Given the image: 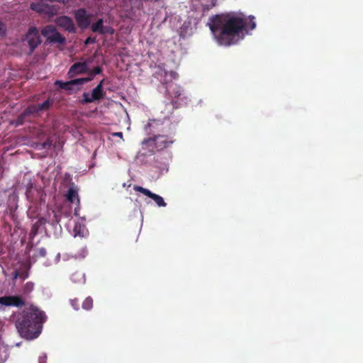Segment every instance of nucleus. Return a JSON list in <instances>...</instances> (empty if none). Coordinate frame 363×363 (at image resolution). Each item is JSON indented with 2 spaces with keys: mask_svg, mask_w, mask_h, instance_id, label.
<instances>
[{
  "mask_svg": "<svg viewBox=\"0 0 363 363\" xmlns=\"http://www.w3.org/2000/svg\"><path fill=\"white\" fill-rule=\"evenodd\" d=\"M40 113L37 104L28 106L22 113H21L16 120L17 125H22L24 121H29V116H38Z\"/></svg>",
  "mask_w": 363,
  "mask_h": 363,
  "instance_id": "nucleus-6",
  "label": "nucleus"
},
{
  "mask_svg": "<svg viewBox=\"0 0 363 363\" xmlns=\"http://www.w3.org/2000/svg\"><path fill=\"white\" fill-rule=\"evenodd\" d=\"M105 82V79H102L97 85H101V88H103V84Z\"/></svg>",
  "mask_w": 363,
  "mask_h": 363,
  "instance_id": "nucleus-35",
  "label": "nucleus"
},
{
  "mask_svg": "<svg viewBox=\"0 0 363 363\" xmlns=\"http://www.w3.org/2000/svg\"><path fill=\"white\" fill-rule=\"evenodd\" d=\"M47 223L46 218L41 217L38 219V220L33 224L30 233H29V238L30 240H33L38 234L39 228L41 225H45Z\"/></svg>",
  "mask_w": 363,
  "mask_h": 363,
  "instance_id": "nucleus-15",
  "label": "nucleus"
},
{
  "mask_svg": "<svg viewBox=\"0 0 363 363\" xmlns=\"http://www.w3.org/2000/svg\"><path fill=\"white\" fill-rule=\"evenodd\" d=\"M6 32L4 24L0 21V35H4Z\"/></svg>",
  "mask_w": 363,
  "mask_h": 363,
  "instance_id": "nucleus-30",
  "label": "nucleus"
},
{
  "mask_svg": "<svg viewBox=\"0 0 363 363\" xmlns=\"http://www.w3.org/2000/svg\"><path fill=\"white\" fill-rule=\"evenodd\" d=\"M102 72V69L99 66L95 67L94 69H90L87 67V72L86 73L89 75H91V77L94 78V76L96 74H99Z\"/></svg>",
  "mask_w": 363,
  "mask_h": 363,
  "instance_id": "nucleus-22",
  "label": "nucleus"
},
{
  "mask_svg": "<svg viewBox=\"0 0 363 363\" xmlns=\"http://www.w3.org/2000/svg\"><path fill=\"white\" fill-rule=\"evenodd\" d=\"M28 272L27 269H23L22 271L20 272V276L19 277L21 278L22 279H26L28 277Z\"/></svg>",
  "mask_w": 363,
  "mask_h": 363,
  "instance_id": "nucleus-26",
  "label": "nucleus"
},
{
  "mask_svg": "<svg viewBox=\"0 0 363 363\" xmlns=\"http://www.w3.org/2000/svg\"><path fill=\"white\" fill-rule=\"evenodd\" d=\"M155 1H157L158 0H154Z\"/></svg>",
  "mask_w": 363,
  "mask_h": 363,
  "instance_id": "nucleus-42",
  "label": "nucleus"
},
{
  "mask_svg": "<svg viewBox=\"0 0 363 363\" xmlns=\"http://www.w3.org/2000/svg\"><path fill=\"white\" fill-rule=\"evenodd\" d=\"M71 305L72 306V307L75 310H78L79 309V301H78L77 299H72V300H71Z\"/></svg>",
  "mask_w": 363,
  "mask_h": 363,
  "instance_id": "nucleus-28",
  "label": "nucleus"
},
{
  "mask_svg": "<svg viewBox=\"0 0 363 363\" xmlns=\"http://www.w3.org/2000/svg\"><path fill=\"white\" fill-rule=\"evenodd\" d=\"M47 254V252H46V250L44 248V247H41L38 250V255L40 256V257H45Z\"/></svg>",
  "mask_w": 363,
  "mask_h": 363,
  "instance_id": "nucleus-29",
  "label": "nucleus"
},
{
  "mask_svg": "<svg viewBox=\"0 0 363 363\" xmlns=\"http://www.w3.org/2000/svg\"><path fill=\"white\" fill-rule=\"evenodd\" d=\"M114 135L121 138L123 136V133L121 132L116 133Z\"/></svg>",
  "mask_w": 363,
  "mask_h": 363,
  "instance_id": "nucleus-36",
  "label": "nucleus"
},
{
  "mask_svg": "<svg viewBox=\"0 0 363 363\" xmlns=\"http://www.w3.org/2000/svg\"><path fill=\"white\" fill-rule=\"evenodd\" d=\"M25 40L29 45L30 53H32L35 49L41 43V39L38 30L35 27L30 28L26 35Z\"/></svg>",
  "mask_w": 363,
  "mask_h": 363,
  "instance_id": "nucleus-5",
  "label": "nucleus"
},
{
  "mask_svg": "<svg viewBox=\"0 0 363 363\" xmlns=\"http://www.w3.org/2000/svg\"><path fill=\"white\" fill-rule=\"evenodd\" d=\"M45 7L48 8L49 10L51 9L48 5H46Z\"/></svg>",
  "mask_w": 363,
  "mask_h": 363,
  "instance_id": "nucleus-39",
  "label": "nucleus"
},
{
  "mask_svg": "<svg viewBox=\"0 0 363 363\" xmlns=\"http://www.w3.org/2000/svg\"><path fill=\"white\" fill-rule=\"evenodd\" d=\"M92 61V58H89L84 62H79L73 64L69 68L68 74L70 77H73L76 74L86 73L88 65Z\"/></svg>",
  "mask_w": 363,
  "mask_h": 363,
  "instance_id": "nucleus-8",
  "label": "nucleus"
},
{
  "mask_svg": "<svg viewBox=\"0 0 363 363\" xmlns=\"http://www.w3.org/2000/svg\"><path fill=\"white\" fill-rule=\"evenodd\" d=\"M33 289H34V284L30 281H28L24 285V286L23 288V292L25 294H28L30 293L33 290Z\"/></svg>",
  "mask_w": 363,
  "mask_h": 363,
  "instance_id": "nucleus-23",
  "label": "nucleus"
},
{
  "mask_svg": "<svg viewBox=\"0 0 363 363\" xmlns=\"http://www.w3.org/2000/svg\"><path fill=\"white\" fill-rule=\"evenodd\" d=\"M55 23L57 26L62 28L69 33H75L76 28L73 20L67 16H61L57 17L55 21Z\"/></svg>",
  "mask_w": 363,
  "mask_h": 363,
  "instance_id": "nucleus-11",
  "label": "nucleus"
},
{
  "mask_svg": "<svg viewBox=\"0 0 363 363\" xmlns=\"http://www.w3.org/2000/svg\"><path fill=\"white\" fill-rule=\"evenodd\" d=\"M169 75L171 76L172 78H176L177 74L175 72H171L169 73Z\"/></svg>",
  "mask_w": 363,
  "mask_h": 363,
  "instance_id": "nucleus-34",
  "label": "nucleus"
},
{
  "mask_svg": "<svg viewBox=\"0 0 363 363\" xmlns=\"http://www.w3.org/2000/svg\"><path fill=\"white\" fill-rule=\"evenodd\" d=\"M92 102H94V99H92L91 94L89 92H84L80 103L82 104H86Z\"/></svg>",
  "mask_w": 363,
  "mask_h": 363,
  "instance_id": "nucleus-20",
  "label": "nucleus"
},
{
  "mask_svg": "<svg viewBox=\"0 0 363 363\" xmlns=\"http://www.w3.org/2000/svg\"><path fill=\"white\" fill-rule=\"evenodd\" d=\"M45 6L44 5H41L40 4H35V3H32L30 4V8L34 10V11H36L38 12H43L44 11V9H43V7Z\"/></svg>",
  "mask_w": 363,
  "mask_h": 363,
  "instance_id": "nucleus-24",
  "label": "nucleus"
},
{
  "mask_svg": "<svg viewBox=\"0 0 363 363\" xmlns=\"http://www.w3.org/2000/svg\"><path fill=\"white\" fill-rule=\"evenodd\" d=\"M177 102L176 101H172V104L174 105V104H176Z\"/></svg>",
  "mask_w": 363,
  "mask_h": 363,
  "instance_id": "nucleus-41",
  "label": "nucleus"
},
{
  "mask_svg": "<svg viewBox=\"0 0 363 363\" xmlns=\"http://www.w3.org/2000/svg\"><path fill=\"white\" fill-rule=\"evenodd\" d=\"M92 307H93V299L91 297L88 296L84 299V301L82 303V308L84 310L89 311V310H91L92 308Z\"/></svg>",
  "mask_w": 363,
  "mask_h": 363,
  "instance_id": "nucleus-21",
  "label": "nucleus"
},
{
  "mask_svg": "<svg viewBox=\"0 0 363 363\" xmlns=\"http://www.w3.org/2000/svg\"><path fill=\"white\" fill-rule=\"evenodd\" d=\"M133 189L136 191L140 192L144 195L151 198L154 201L157 203L159 207H164L167 206V203L164 201L163 198L160 195L152 193L149 189L143 188L142 186L135 185L133 186Z\"/></svg>",
  "mask_w": 363,
  "mask_h": 363,
  "instance_id": "nucleus-10",
  "label": "nucleus"
},
{
  "mask_svg": "<svg viewBox=\"0 0 363 363\" xmlns=\"http://www.w3.org/2000/svg\"><path fill=\"white\" fill-rule=\"evenodd\" d=\"M168 72L161 67H157V70L154 74V77L159 79L161 83L166 85V92L168 96L174 99H179L182 95L181 87L174 83H168L166 78Z\"/></svg>",
  "mask_w": 363,
  "mask_h": 363,
  "instance_id": "nucleus-3",
  "label": "nucleus"
},
{
  "mask_svg": "<svg viewBox=\"0 0 363 363\" xmlns=\"http://www.w3.org/2000/svg\"><path fill=\"white\" fill-rule=\"evenodd\" d=\"M253 19H254V17H252V18L250 21V23H249V24H250V28L251 30H253V29H254V28H255V27H256V23H255V22L253 21Z\"/></svg>",
  "mask_w": 363,
  "mask_h": 363,
  "instance_id": "nucleus-31",
  "label": "nucleus"
},
{
  "mask_svg": "<svg viewBox=\"0 0 363 363\" xmlns=\"http://www.w3.org/2000/svg\"><path fill=\"white\" fill-rule=\"evenodd\" d=\"M102 31H103L102 34H106V33L113 34L114 30L111 27L107 26V27H104V29Z\"/></svg>",
  "mask_w": 363,
  "mask_h": 363,
  "instance_id": "nucleus-27",
  "label": "nucleus"
},
{
  "mask_svg": "<svg viewBox=\"0 0 363 363\" xmlns=\"http://www.w3.org/2000/svg\"><path fill=\"white\" fill-rule=\"evenodd\" d=\"M46 318L44 311L31 305L16 315V328L22 337L33 340L40 334Z\"/></svg>",
  "mask_w": 363,
  "mask_h": 363,
  "instance_id": "nucleus-2",
  "label": "nucleus"
},
{
  "mask_svg": "<svg viewBox=\"0 0 363 363\" xmlns=\"http://www.w3.org/2000/svg\"><path fill=\"white\" fill-rule=\"evenodd\" d=\"M51 2H53V1H57L59 3H63L64 2V0H49Z\"/></svg>",
  "mask_w": 363,
  "mask_h": 363,
  "instance_id": "nucleus-37",
  "label": "nucleus"
},
{
  "mask_svg": "<svg viewBox=\"0 0 363 363\" xmlns=\"http://www.w3.org/2000/svg\"><path fill=\"white\" fill-rule=\"evenodd\" d=\"M41 34L46 40L50 43H59L63 45L66 42V39L62 36L52 25H47L41 30Z\"/></svg>",
  "mask_w": 363,
  "mask_h": 363,
  "instance_id": "nucleus-4",
  "label": "nucleus"
},
{
  "mask_svg": "<svg viewBox=\"0 0 363 363\" xmlns=\"http://www.w3.org/2000/svg\"><path fill=\"white\" fill-rule=\"evenodd\" d=\"M104 20L102 18L99 19L95 23L91 26V30L94 33H103L104 29Z\"/></svg>",
  "mask_w": 363,
  "mask_h": 363,
  "instance_id": "nucleus-19",
  "label": "nucleus"
},
{
  "mask_svg": "<svg viewBox=\"0 0 363 363\" xmlns=\"http://www.w3.org/2000/svg\"><path fill=\"white\" fill-rule=\"evenodd\" d=\"M142 145V151L140 153L143 155H153L157 151L155 137L144 140Z\"/></svg>",
  "mask_w": 363,
  "mask_h": 363,
  "instance_id": "nucleus-12",
  "label": "nucleus"
},
{
  "mask_svg": "<svg viewBox=\"0 0 363 363\" xmlns=\"http://www.w3.org/2000/svg\"><path fill=\"white\" fill-rule=\"evenodd\" d=\"M154 137L156 143L157 151L162 150L173 143V140L167 135H158Z\"/></svg>",
  "mask_w": 363,
  "mask_h": 363,
  "instance_id": "nucleus-13",
  "label": "nucleus"
},
{
  "mask_svg": "<svg viewBox=\"0 0 363 363\" xmlns=\"http://www.w3.org/2000/svg\"><path fill=\"white\" fill-rule=\"evenodd\" d=\"M39 363H43V359H39Z\"/></svg>",
  "mask_w": 363,
  "mask_h": 363,
  "instance_id": "nucleus-38",
  "label": "nucleus"
},
{
  "mask_svg": "<svg viewBox=\"0 0 363 363\" xmlns=\"http://www.w3.org/2000/svg\"><path fill=\"white\" fill-rule=\"evenodd\" d=\"M79 80L72 79L71 81L64 82H62V81H60V80H57L55 82V85H58V86L60 89H65V90H67V91H70V90L73 89V86L74 85H77L76 82H77Z\"/></svg>",
  "mask_w": 363,
  "mask_h": 363,
  "instance_id": "nucleus-16",
  "label": "nucleus"
},
{
  "mask_svg": "<svg viewBox=\"0 0 363 363\" xmlns=\"http://www.w3.org/2000/svg\"><path fill=\"white\" fill-rule=\"evenodd\" d=\"M95 42V39L94 38H91L90 37L87 38L85 40V44L87 45L90 43H94Z\"/></svg>",
  "mask_w": 363,
  "mask_h": 363,
  "instance_id": "nucleus-32",
  "label": "nucleus"
},
{
  "mask_svg": "<svg viewBox=\"0 0 363 363\" xmlns=\"http://www.w3.org/2000/svg\"><path fill=\"white\" fill-rule=\"evenodd\" d=\"M66 198L67 200L72 203H74L75 202H77V203H79V199L78 196V189L74 185V183H72V184L70 185L66 194Z\"/></svg>",
  "mask_w": 363,
  "mask_h": 363,
  "instance_id": "nucleus-14",
  "label": "nucleus"
},
{
  "mask_svg": "<svg viewBox=\"0 0 363 363\" xmlns=\"http://www.w3.org/2000/svg\"><path fill=\"white\" fill-rule=\"evenodd\" d=\"M93 79V77H87V78H81V79H76L75 80H79L77 83V85H80L84 84L86 82H89Z\"/></svg>",
  "mask_w": 363,
  "mask_h": 363,
  "instance_id": "nucleus-25",
  "label": "nucleus"
},
{
  "mask_svg": "<svg viewBox=\"0 0 363 363\" xmlns=\"http://www.w3.org/2000/svg\"><path fill=\"white\" fill-rule=\"evenodd\" d=\"M13 279H16L20 276V271L16 270L13 272Z\"/></svg>",
  "mask_w": 363,
  "mask_h": 363,
  "instance_id": "nucleus-33",
  "label": "nucleus"
},
{
  "mask_svg": "<svg viewBox=\"0 0 363 363\" xmlns=\"http://www.w3.org/2000/svg\"><path fill=\"white\" fill-rule=\"evenodd\" d=\"M91 96L94 99V101H99L102 99H104L106 92L104 91L103 88H101V85H97L91 91Z\"/></svg>",
  "mask_w": 363,
  "mask_h": 363,
  "instance_id": "nucleus-17",
  "label": "nucleus"
},
{
  "mask_svg": "<svg viewBox=\"0 0 363 363\" xmlns=\"http://www.w3.org/2000/svg\"><path fill=\"white\" fill-rule=\"evenodd\" d=\"M38 108V110L40 112L44 111L49 110L54 104V99L51 98H48L42 104H36Z\"/></svg>",
  "mask_w": 363,
  "mask_h": 363,
  "instance_id": "nucleus-18",
  "label": "nucleus"
},
{
  "mask_svg": "<svg viewBox=\"0 0 363 363\" xmlns=\"http://www.w3.org/2000/svg\"><path fill=\"white\" fill-rule=\"evenodd\" d=\"M0 304L20 307L25 306L26 301L21 296H4L0 297Z\"/></svg>",
  "mask_w": 363,
  "mask_h": 363,
  "instance_id": "nucleus-7",
  "label": "nucleus"
},
{
  "mask_svg": "<svg viewBox=\"0 0 363 363\" xmlns=\"http://www.w3.org/2000/svg\"><path fill=\"white\" fill-rule=\"evenodd\" d=\"M74 17L78 26L82 29L87 28L90 25V16L84 9L76 11Z\"/></svg>",
  "mask_w": 363,
  "mask_h": 363,
  "instance_id": "nucleus-9",
  "label": "nucleus"
},
{
  "mask_svg": "<svg viewBox=\"0 0 363 363\" xmlns=\"http://www.w3.org/2000/svg\"><path fill=\"white\" fill-rule=\"evenodd\" d=\"M47 13H51L52 14V13L50 12V11H46Z\"/></svg>",
  "mask_w": 363,
  "mask_h": 363,
  "instance_id": "nucleus-40",
  "label": "nucleus"
},
{
  "mask_svg": "<svg viewBox=\"0 0 363 363\" xmlns=\"http://www.w3.org/2000/svg\"><path fill=\"white\" fill-rule=\"evenodd\" d=\"M208 25L216 42L224 46L237 44L247 27L245 18L230 13L214 15Z\"/></svg>",
  "mask_w": 363,
  "mask_h": 363,
  "instance_id": "nucleus-1",
  "label": "nucleus"
}]
</instances>
